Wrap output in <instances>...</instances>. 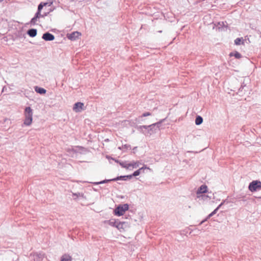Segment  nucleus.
<instances>
[{"instance_id":"obj_14","label":"nucleus","mask_w":261,"mask_h":261,"mask_svg":"<svg viewBox=\"0 0 261 261\" xmlns=\"http://www.w3.org/2000/svg\"><path fill=\"white\" fill-rule=\"evenodd\" d=\"M72 196L73 197H73V199L75 200H76L79 197L85 198L84 194L82 193H73Z\"/></svg>"},{"instance_id":"obj_18","label":"nucleus","mask_w":261,"mask_h":261,"mask_svg":"<svg viewBox=\"0 0 261 261\" xmlns=\"http://www.w3.org/2000/svg\"><path fill=\"white\" fill-rule=\"evenodd\" d=\"M229 56H234L237 59H240L242 57L241 55L238 51H235L234 53H230Z\"/></svg>"},{"instance_id":"obj_17","label":"nucleus","mask_w":261,"mask_h":261,"mask_svg":"<svg viewBox=\"0 0 261 261\" xmlns=\"http://www.w3.org/2000/svg\"><path fill=\"white\" fill-rule=\"evenodd\" d=\"M48 3H41L38 6V10L36 13H39V14H41V11L42 9L44 6H46V4H48Z\"/></svg>"},{"instance_id":"obj_15","label":"nucleus","mask_w":261,"mask_h":261,"mask_svg":"<svg viewBox=\"0 0 261 261\" xmlns=\"http://www.w3.org/2000/svg\"><path fill=\"white\" fill-rule=\"evenodd\" d=\"M71 260V257L68 254H64L62 256L61 261H69Z\"/></svg>"},{"instance_id":"obj_8","label":"nucleus","mask_w":261,"mask_h":261,"mask_svg":"<svg viewBox=\"0 0 261 261\" xmlns=\"http://www.w3.org/2000/svg\"><path fill=\"white\" fill-rule=\"evenodd\" d=\"M207 187L206 185H202L200 187V188L198 189L197 191V194L205 193L207 192Z\"/></svg>"},{"instance_id":"obj_20","label":"nucleus","mask_w":261,"mask_h":261,"mask_svg":"<svg viewBox=\"0 0 261 261\" xmlns=\"http://www.w3.org/2000/svg\"><path fill=\"white\" fill-rule=\"evenodd\" d=\"M110 224L112 226H116L117 228H119V225H118V222H116L115 220H110Z\"/></svg>"},{"instance_id":"obj_2","label":"nucleus","mask_w":261,"mask_h":261,"mask_svg":"<svg viewBox=\"0 0 261 261\" xmlns=\"http://www.w3.org/2000/svg\"><path fill=\"white\" fill-rule=\"evenodd\" d=\"M128 207L129 205L127 204L119 205L114 210V214L118 216H122L126 211L128 210Z\"/></svg>"},{"instance_id":"obj_6","label":"nucleus","mask_w":261,"mask_h":261,"mask_svg":"<svg viewBox=\"0 0 261 261\" xmlns=\"http://www.w3.org/2000/svg\"><path fill=\"white\" fill-rule=\"evenodd\" d=\"M42 39L45 41H53L55 39V36L53 34L46 32L43 34Z\"/></svg>"},{"instance_id":"obj_13","label":"nucleus","mask_w":261,"mask_h":261,"mask_svg":"<svg viewBox=\"0 0 261 261\" xmlns=\"http://www.w3.org/2000/svg\"><path fill=\"white\" fill-rule=\"evenodd\" d=\"M35 89L36 92L41 94H45L46 92V90L44 88L38 87L37 86L35 88Z\"/></svg>"},{"instance_id":"obj_26","label":"nucleus","mask_w":261,"mask_h":261,"mask_svg":"<svg viewBox=\"0 0 261 261\" xmlns=\"http://www.w3.org/2000/svg\"><path fill=\"white\" fill-rule=\"evenodd\" d=\"M38 255V256H39V258L43 257V256H44V255H43V254H39V255Z\"/></svg>"},{"instance_id":"obj_11","label":"nucleus","mask_w":261,"mask_h":261,"mask_svg":"<svg viewBox=\"0 0 261 261\" xmlns=\"http://www.w3.org/2000/svg\"><path fill=\"white\" fill-rule=\"evenodd\" d=\"M37 31L35 29H31L28 31V34L31 37H34L36 36Z\"/></svg>"},{"instance_id":"obj_23","label":"nucleus","mask_w":261,"mask_h":261,"mask_svg":"<svg viewBox=\"0 0 261 261\" xmlns=\"http://www.w3.org/2000/svg\"><path fill=\"white\" fill-rule=\"evenodd\" d=\"M132 166L133 168H136L139 167L138 163H135L134 164H132Z\"/></svg>"},{"instance_id":"obj_28","label":"nucleus","mask_w":261,"mask_h":261,"mask_svg":"<svg viewBox=\"0 0 261 261\" xmlns=\"http://www.w3.org/2000/svg\"><path fill=\"white\" fill-rule=\"evenodd\" d=\"M5 87H3V90H2V92H4V91L5 90Z\"/></svg>"},{"instance_id":"obj_16","label":"nucleus","mask_w":261,"mask_h":261,"mask_svg":"<svg viewBox=\"0 0 261 261\" xmlns=\"http://www.w3.org/2000/svg\"><path fill=\"white\" fill-rule=\"evenodd\" d=\"M234 43L237 45H239L240 44H244V41L243 38H238L234 40Z\"/></svg>"},{"instance_id":"obj_22","label":"nucleus","mask_w":261,"mask_h":261,"mask_svg":"<svg viewBox=\"0 0 261 261\" xmlns=\"http://www.w3.org/2000/svg\"><path fill=\"white\" fill-rule=\"evenodd\" d=\"M219 207H218L216 209H215L213 212H212L209 215H208V218H210L211 217H212V216H213L214 214H215L216 213V212L217 211V210H218Z\"/></svg>"},{"instance_id":"obj_27","label":"nucleus","mask_w":261,"mask_h":261,"mask_svg":"<svg viewBox=\"0 0 261 261\" xmlns=\"http://www.w3.org/2000/svg\"><path fill=\"white\" fill-rule=\"evenodd\" d=\"M48 4H46V6H50L52 4H53V2H49V3H48Z\"/></svg>"},{"instance_id":"obj_29","label":"nucleus","mask_w":261,"mask_h":261,"mask_svg":"<svg viewBox=\"0 0 261 261\" xmlns=\"http://www.w3.org/2000/svg\"><path fill=\"white\" fill-rule=\"evenodd\" d=\"M4 1V0H0V2H2V1Z\"/></svg>"},{"instance_id":"obj_5","label":"nucleus","mask_w":261,"mask_h":261,"mask_svg":"<svg viewBox=\"0 0 261 261\" xmlns=\"http://www.w3.org/2000/svg\"><path fill=\"white\" fill-rule=\"evenodd\" d=\"M84 103L81 102H78L74 105L73 110L76 112H80L83 110Z\"/></svg>"},{"instance_id":"obj_21","label":"nucleus","mask_w":261,"mask_h":261,"mask_svg":"<svg viewBox=\"0 0 261 261\" xmlns=\"http://www.w3.org/2000/svg\"><path fill=\"white\" fill-rule=\"evenodd\" d=\"M120 165L125 168H128L130 166V163H128L126 162H122L120 163Z\"/></svg>"},{"instance_id":"obj_7","label":"nucleus","mask_w":261,"mask_h":261,"mask_svg":"<svg viewBox=\"0 0 261 261\" xmlns=\"http://www.w3.org/2000/svg\"><path fill=\"white\" fill-rule=\"evenodd\" d=\"M81 34L78 32H74L70 34H68L67 37L71 40H75L80 36Z\"/></svg>"},{"instance_id":"obj_25","label":"nucleus","mask_w":261,"mask_h":261,"mask_svg":"<svg viewBox=\"0 0 261 261\" xmlns=\"http://www.w3.org/2000/svg\"><path fill=\"white\" fill-rule=\"evenodd\" d=\"M47 13H45L44 14H41V17H44L45 16H47Z\"/></svg>"},{"instance_id":"obj_24","label":"nucleus","mask_w":261,"mask_h":261,"mask_svg":"<svg viewBox=\"0 0 261 261\" xmlns=\"http://www.w3.org/2000/svg\"><path fill=\"white\" fill-rule=\"evenodd\" d=\"M151 115V114L149 113V112H146V113H144V114H143L142 115V117H146V116H150Z\"/></svg>"},{"instance_id":"obj_19","label":"nucleus","mask_w":261,"mask_h":261,"mask_svg":"<svg viewBox=\"0 0 261 261\" xmlns=\"http://www.w3.org/2000/svg\"><path fill=\"white\" fill-rule=\"evenodd\" d=\"M202 122H203V119L201 116H198L196 118L195 123L196 125H200L202 123Z\"/></svg>"},{"instance_id":"obj_10","label":"nucleus","mask_w":261,"mask_h":261,"mask_svg":"<svg viewBox=\"0 0 261 261\" xmlns=\"http://www.w3.org/2000/svg\"><path fill=\"white\" fill-rule=\"evenodd\" d=\"M147 169V168L146 167H144L140 168L138 170H137L134 172V173L133 174V175L134 176H138L139 174H140L141 173H144V170Z\"/></svg>"},{"instance_id":"obj_3","label":"nucleus","mask_w":261,"mask_h":261,"mask_svg":"<svg viewBox=\"0 0 261 261\" xmlns=\"http://www.w3.org/2000/svg\"><path fill=\"white\" fill-rule=\"evenodd\" d=\"M249 190L251 192H255L261 188V182L254 180L251 182L249 186Z\"/></svg>"},{"instance_id":"obj_12","label":"nucleus","mask_w":261,"mask_h":261,"mask_svg":"<svg viewBox=\"0 0 261 261\" xmlns=\"http://www.w3.org/2000/svg\"><path fill=\"white\" fill-rule=\"evenodd\" d=\"M154 125L155 124H153L148 126L150 128L148 129L147 132L146 133V135H151L155 133V130L153 129V126H154Z\"/></svg>"},{"instance_id":"obj_9","label":"nucleus","mask_w":261,"mask_h":261,"mask_svg":"<svg viewBox=\"0 0 261 261\" xmlns=\"http://www.w3.org/2000/svg\"><path fill=\"white\" fill-rule=\"evenodd\" d=\"M41 18V14H39V13H36L35 14V16L32 18L30 23L31 25H35L36 23V21L37 19Z\"/></svg>"},{"instance_id":"obj_1","label":"nucleus","mask_w":261,"mask_h":261,"mask_svg":"<svg viewBox=\"0 0 261 261\" xmlns=\"http://www.w3.org/2000/svg\"><path fill=\"white\" fill-rule=\"evenodd\" d=\"M25 119L23 124L27 126L31 124L33 119V110L30 107H26L24 111Z\"/></svg>"},{"instance_id":"obj_4","label":"nucleus","mask_w":261,"mask_h":261,"mask_svg":"<svg viewBox=\"0 0 261 261\" xmlns=\"http://www.w3.org/2000/svg\"><path fill=\"white\" fill-rule=\"evenodd\" d=\"M126 177L130 178V175H127V176H121L120 177H118L117 178H114L113 179H106V180L99 181V182H93V184L94 185L102 184H104V183H107V182H109L112 180H119V179H125Z\"/></svg>"}]
</instances>
